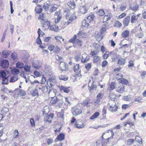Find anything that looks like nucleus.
Segmentation results:
<instances>
[{
  "label": "nucleus",
  "mask_w": 146,
  "mask_h": 146,
  "mask_svg": "<svg viewBox=\"0 0 146 146\" xmlns=\"http://www.w3.org/2000/svg\"><path fill=\"white\" fill-rule=\"evenodd\" d=\"M87 35L86 33L84 31H80L78 34V37L79 38L76 39L77 35H75L73 37H72L69 40V41L74 44H79L80 43V46L81 45L80 43L81 42L80 39L86 37Z\"/></svg>",
  "instance_id": "1"
},
{
  "label": "nucleus",
  "mask_w": 146,
  "mask_h": 146,
  "mask_svg": "<svg viewBox=\"0 0 146 146\" xmlns=\"http://www.w3.org/2000/svg\"><path fill=\"white\" fill-rule=\"evenodd\" d=\"M109 110L112 112L116 111L118 107V106L116 104L114 101H111L108 103Z\"/></svg>",
  "instance_id": "2"
},
{
  "label": "nucleus",
  "mask_w": 146,
  "mask_h": 146,
  "mask_svg": "<svg viewBox=\"0 0 146 146\" xmlns=\"http://www.w3.org/2000/svg\"><path fill=\"white\" fill-rule=\"evenodd\" d=\"M66 19L68 20V21L66 23V24L67 25H68L71 22L74 20L76 19V17L75 15L74 14H73L70 16V15H68V14H67L66 16Z\"/></svg>",
  "instance_id": "3"
},
{
  "label": "nucleus",
  "mask_w": 146,
  "mask_h": 146,
  "mask_svg": "<svg viewBox=\"0 0 146 146\" xmlns=\"http://www.w3.org/2000/svg\"><path fill=\"white\" fill-rule=\"evenodd\" d=\"M72 111L73 115L74 116H77L82 113L81 109L75 107L72 108Z\"/></svg>",
  "instance_id": "4"
},
{
  "label": "nucleus",
  "mask_w": 146,
  "mask_h": 146,
  "mask_svg": "<svg viewBox=\"0 0 146 146\" xmlns=\"http://www.w3.org/2000/svg\"><path fill=\"white\" fill-rule=\"evenodd\" d=\"M54 116V115L53 113L46 115L44 119V121L46 122H51Z\"/></svg>",
  "instance_id": "5"
},
{
  "label": "nucleus",
  "mask_w": 146,
  "mask_h": 146,
  "mask_svg": "<svg viewBox=\"0 0 146 146\" xmlns=\"http://www.w3.org/2000/svg\"><path fill=\"white\" fill-rule=\"evenodd\" d=\"M68 64H66L64 62H63V60L60 61V69L62 70H66L67 68Z\"/></svg>",
  "instance_id": "6"
},
{
  "label": "nucleus",
  "mask_w": 146,
  "mask_h": 146,
  "mask_svg": "<svg viewBox=\"0 0 146 146\" xmlns=\"http://www.w3.org/2000/svg\"><path fill=\"white\" fill-rule=\"evenodd\" d=\"M9 66V62L8 60H3L1 61L0 66H1L3 68H7Z\"/></svg>",
  "instance_id": "7"
},
{
  "label": "nucleus",
  "mask_w": 146,
  "mask_h": 146,
  "mask_svg": "<svg viewBox=\"0 0 146 146\" xmlns=\"http://www.w3.org/2000/svg\"><path fill=\"white\" fill-rule=\"evenodd\" d=\"M60 13L59 11H56L54 14L55 15L57 16V18L55 20V23H59L62 18V16L60 14Z\"/></svg>",
  "instance_id": "8"
},
{
  "label": "nucleus",
  "mask_w": 146,
  "mask_h": 146,
  "mask_svg": "<svg viewBox=\"0 0 146 146\" xmlns=\"http://www.w3.org/2000/svg\"><path fill=\"white\" fill-rule=\"evenodd\" d=\"M130 19V16H127L123 20V24L124 26H127L128 25Z\"/></svg>",
  "instance_id": "9"
},
{
  "label": "nucleus",
  "mask_w": 146,
  "mask_h": 146,
  "mask_svg": "<svg viewBox=\"0 0 146 146\" xmlns=\"http://www.w3.org/2000/svg\"><path fill=\"white\" fill-rule=\"evenodd\" d=\"M15 91L18 92V94L21 96H23L25 95L26 93L24 90L22 89H19L18 88L16 89Z\"/></svg>",
  "instance_id": "10"
},
{
  "label": "nucleus",
  "mask_w": 146,
  "mask_h": 146,
  "mask_svg": "<svg viewBox=\"0 0 146 146\" xmlns=\"http://www.w3.org/2000/svg\"><path fill=\"white\" fill-rule=\"evenodd\" d=\"M8 71L5 70H1L0 71V76L3 78L6 77V76L7 74H8Z\"/></svg>",
  "instance_id": "11"
},
{
  "label": "nucleus",
  "mask_w": 146,
  "mask_h": 146,
  "mask_svg": "<svg viewBox=\"0 0 146 146\" xmlns=\"http://www.w3.org/2000/svg\"><path fill=\"white\" fill-rule=\"evenodd\" d=\"M35 12L37 13H39L41 12L42 11V8L40 5H37L35 9Z\"/></svg>",
  "instance_id": "12"
},
{
  "label": "nucleus",
  "mask_w": 146,
  "mask_h": 146,
  "mask_svg": "<svg viewBox=\"0 0 146 146\" xmlns=\"http://www.w3.org/2000/svg\"><path fill=\"white\" fill-rule=\"evenodd\" d=\"M125 90V87L123 86H120L118 87L116 89V91L119 93H122Z\"/></svg>",
  "instance_id": "13"
},
{
  "label": "nucleus",
  "mask_w": 146,
  "mask_h": 146,
  "mask_svg": "<svg viewBox=\"0 0 146 146\" xmlns=\"http://www.w3.org/2000/svg\"><path fill=\"white\" fill-rule=\"evenodd\" d=\"M42 23L43 26L44 27H48L50 25V23L49 21H46V20L42 21Z\"/></svg>",
  "instance_id": "14"
},
{
  "label": "nucleus",
  "mask_w": 146,
  "mask_h": 146,
  "mask_svg": "<svg viewBox=\"0 0 146 146\" xmlns=\"http://www.w3.org/2000/svg\"><path fill=\"white\" fill-rule=\"evenodd\" d=\"M58 8V6L57 5L55 4L52 5L50 7L49 11L51 12H53L55 11Z\"/></svg>",
  "instance_id": "15"
},
{
  "label": "nucleus",
  "mask_w": 146,
  "mask_h": 146,
  "mask_svg": "<svg viewBox=\"0 0 146 146\" xmlns=\"http://www.w3.org/2000/svg\"><path fill=\"white\" fill-rule=\"evenodd\" d=\"M69 88L70 87L62 86L60 89L61 90L63 91L64 92L68 93L70 91V90L68 89V88Z\"/></svg>",
  "instance_id": "16"
},
{
  "label": "nucleus",
  "mask_w": 146,
  "mask_h": 146,
  "mask_svg": "<svg viewBox=\"0 0 146 146\" xmlns=\"http://www.w3.org/2000/svg\"><path fill=\"white\" fill-rule=\"evenodd\" d=\"M79 10L80 13L84 14L87 12V9L85 7L83 6L79 8Z\"/></svg>",
  "instance_id": "17"
},
{
  "label": "nucleus",
  "mask_w": 146,
  "mask_h": 146,
  "mask_svg": "<svg viewBox=\"0 0 146 146\" xmlns=\"http://www.w3.org/2000/svg\"><path fill=\"white\" fill-rule=\"evenodd\" d=\"M129 31L128 30H126L122 33L121 35L123 37L126 38L129 36Z\"/></svg>",
  "instance_id": "18"
},
{
  "label": "nucleus",
  "mask_w": 146,
  "mask_h": 146,
  "mask_svg": "<svg viewBox=\"0 0 146 146\" xmlns=\"http://www.w3.org/2000/svg\"><path fill=\"white\" fill-rule=\"evenodd\" d=\"M31 66L30 65L28 64L27 63L25 64L23 67L24 69L26 72H29L30 71Z\"/></svg>",
  "instance_id": "19"
},
{
  "label": "nucleus",
  "mask_w": 146,
  "mask_h": 146,
  "mask_svg": "<svg viewBox=\"0 0 146 146\" xmlns=\"http://www.w3.org/2000/svg\"><path fill=\"white\" fill-rule=\"evenodd\" d=\"M75 125L76 128L78 129L82 128L83 127V123L81 122H80L78 123L76 122L75 123Z\"/></svg>",
  "instance_id": "20"
},
{
  "label": "nucleus",
  "mask_w": 146,
  "mask_h": 146,
  "mask_svg": "<svg viewBox=\"0 0 146 146\" xmlns=\"http://www.w3.org/2000/svg\"><path fill=\"white\" fill-rule=\"evenodd\" d=\"M31 94L34 96H38V91L37 89L35 88L33 90H32L31 92Z\"/></svg>",
  "instance_id": "21"
},
{
  "label": "nucleus",
  "mask_w": 146,
  "mask_h": 146,
  "mask_svg": "<svg viewBox=\"0 0 146 146\" xmlns=\"http://www.w3.org/2000/svg\"><path fill=\"white\" fill-rule=\"evenodd\" d=\"M94 17V15H91L88 16L86 20L89 22V23H90L91 22L93 21Z\"/></svg>",
  "instance_id": "22"
},
{
  "label": "nucleus",
  "mask_w": 146,
  "mask_h": 146,
  "mask_svg": "<svg viewBox=\"0 0 146 146\" xmlns=\"http://www.w3.org/2000/svg\"><path fill=\"white\" fill-rule=\"evenodd\" d=\"M125 63V59L120 58L118 61V64L119 65H123Z\"/></svg>",
  "instance_id": "23"
},
{
  "label": "nucleus",
  "mask_w": 146,
  "mask_h": 146,
  "mask_svg": "<svg viewBox=\"0 0 146 146\" xmlns=\"http://www.w3.org/2000/svg\"><path fill=\"white\" fill-rule=\"evenodd\" d=\"M67 4L70 7V8L72 9H73L75 6V4L73 1H70V2H68Z\"/></svg>",
  "instance_id": "24"
},
{
  "label": "nucleus",
  "mask_w": 146,
  "mask_h": 146,
  "mask_svg": "<svg viewBox=\"0 0 146 146\" xmlns=\"http://www.w3.org/2000/svg\"><path fill=\"white\" fill-rule=\"evenodd\" d=\"M118 80L120 81V82L123 84H127L128 83V80L124 78H119Z\"/></svg>",
  "instance_id": "25"
},
{
  "label": "nucleus",
  "mask_w": 146,
  "mask_h": 146,
  "mask_svg": "<svg viewBox=\"0 0 146 146\" xmlns=\"http://www.w3.org/2000/svg\"><path fill=\"white\" fill-rule=\"evenodd\" d=\"M16 66L17 68L21 69L23 68L24 65L22 62H18L16 63Z\"/></svg>",
  "instance_id": "26"
},
{
  "label": "nucleus",
  "mask_w": 146,
  "mask_h": 146,
  "mask_svg": "<svg viewBox=\"0 0 146 146\" xmlns=\"http://www.w3.org/2000/svg\"><path fill=\"white\" fill-rule=\"evenodd\" d=\"M59 80L66 81L68 80V78L67 76L63 75H60L58 76Z\"/></svg>",
  "instance_id": "27"
},
{
  "label": "nucleus",
  "mask_w": 146,
  "mask_h": 146,
  "mask_svg": "<svg viewBox=\"0 0 146 146\" xmlns=\"http://www.w3.org/2000/svg\"><path fill=\"white\" fill-rule=\"evenodd\" d=\"M100 113L98 112H96L94 113L90 118V119H93L97 117L99 115Z\"/></svg>",
  "instance_id": "28"
},
{
  "label": "nucleus",
  "mask_w": 146,
  "mask_h": 146,
  "mask_svg": "<svg viewBox=\"0 0 146 146\" xmlns=\"http://www.w3.org/2000/svg\"><path fill=\"white\" fill-rule=\"evenodd\" d=\"M45 17L46 16L44 14L42 13L39 15L38 19L40 20H42V21H43L46 20Z\"/></svg>",
  "instance_id": "29"
},
{
  "label": "nucleus",
  "mask_w": 146,
  "mask_h": 146,
  "mask_svg": "<svg viewBox=\"0 0 146 146\" xmlns=\"http://www.w3.org/2000/svg\"><path fill=\"white\" fill-rule=\"evenodd\" d=\"M86 20H84L82 22V26L84 27H88L89 25V23Z\"/></svg>",
  "instance_id": "30"
},
{
  "label": "nucleus",
  "mask_w": 146,
  "mask_h": 146,
  "mask_svg": "<svg viewBox=\"0 0 146 146\" xmlns=\"http://www.w3.org/2000/svg\"><path fill=\"white\" fill-rule=\"evenodd\" d=\"M48 81H49L52 83H55L56 82V77L54 76H52V77H50L48 79Z\"/></svg>",
  "instance_id": "31"
},
{
  "label": "nucleus",
  "mask_w": 146,
  "mask_h": 146,
  "mask_svg": "<svg viewBox=\"0 0 146 146\" xmlns=\"http://www.w3.org/2000/svg\"><path fill=\"white\" fill-rule=\"evenodd\" d=\"M64 134H60L57 137V139L59 140L62 141L64 139Z\"/></svg>",
  "instance_id": "32"
},
{
  "label": "nucleus",
  "mask_w": 146,
  "mask_h": 146,
  "mask_svg": "<svg viewBox=\"0 0 146 146\" xmlns=\"http://www.w3.org/2000/svg\"><path fill=\"white\" fill-rule=\"evenodd\" d=\"M8 77L7 76V77L3 78L2 79V84H8Z\"/></svg>",
  "instance_id": "33"
},
{
  "label": "nucleus",
  "mask_w": 146,
  "mask_h": 146,
  "mask_svg": "<svg viewBox=\"0 0 146 146\" xmlns=\"http://www.w3.org/2000/svg\"><path fill=\"white\" fill-rule=\"evenodd\" d=\"M19 137V132L18 130L16 129L14 130L13 132V137L14 138H18Z\"/></svg>",
  "instance_id": "34"
},
{
  "label": "nucleus",
  "mask_w": 146,
  "mask_h": 146,
  "mask_svg": "<svg viewBox=\"0 0 146 146\" xmlns=\"http://www.w3.org/2000/svg\"><path fill=\"white\" fill-rule=\"evenodd\" d=\"M122 25V24L118 21H115L114 24V26L115 27H120Z\"/></svg>",
  "instance_id": "35"
},
{
  "label": "nucleus",
  "mask_w": 146,
  "mask_h": 146,
  "mask_svg": "<svg viewBox=\"0 0 146 146\" xmlns=\"http://www.w3.org/2000/svg\"><path fill=\"white\" fill-rule=\"evenodd\" d=\"M130 8L132 10L136 11L139 8V5L137 4H136L135 6L133 7H130Z\"/></svg>",
  "instance_id": "36"
},
{
  "label": "nucleus",
  "mask_w": 146,
  "mask_h": 146,
  "mask_svg": "<svg viewBox=\"0 0 146 146\" xmlns=\"http://www.w3.org/2000/svg\"><path fill=\"white\" fill-rule=\"evenodd\" d=\"M106 25H104L102 27L101 30L100 34L103 35V34H104L106 30Z\"/></svg>",
  "instance_id": "37"
},
{
  "label": "nucleus",
  "mask_w": 146,
  "mask_h": 146,
  "mask_svg": "<svg viewBox=\"0 0 146 146\" xmlns=\"http://www.w3.org/2000/svg\"><path fill=\"white\" fill-rule=\"evenodd\" d=\"M112 16V15L111 14H108L106 15L104 17V20L106 21H108L111 19Z\"/></svg>",
  "instance_id": "38"
},
{
  "label": "nucleus",
  "mask_w": 146,
  "mask_h": 146,
  "mask_svg": "<svg viewBox=\"0 0 146 146\" xmlns=\"http://www.w3.org/2000/svg\"><path fill=\"white\" fill-rule=\"evenodd\" d=\"M11 56L13 60L15 61L17 60V54L15 52L12 53L11 55Z\"/></svg>",
  "instance_id": "39"
},
{
  "label": "nucleus",
  "mask_w": 146,
  "mask_h": 146,
  "mask_svg": "<svg viewBox=\"0 0 146 146\" xmlns=\"http://www.w3.org/2000/svg\"><path fill=\"white\" fill-rule=\"evenodd\" d=\"M63 99H57L56 106H60L63 104Z\"/></svg>",
  "instance_id": "40"
},
{
  "label": "nucleus",
  "mask_w": 146,
  "mask_h": 146,
  "mask_svg": "<svg viewBox=\"0 0 146 146\" xmlns=\"http://www.w3.org/2000/svg\"><path fill=\"white\" fill-rule=\"evenodd\" d=\"M135 140L140 144H142L141 139L138 136H136Z\"/></svg>",
  "instance_id": "41"
},
{
  "label": "nucleus",
  "mask_w": 146,
  "mask_h": 146,
  "mask_svg": "<svg viewBox=\"0 0 146 146\" xmlns=\"http://www.w3.org/2000/svg\"><path fill=\"white\" fill-rule=\"evenodd\" d=\"M79 70V65L78 64H76L74 66V71L75 72H78Z\"/></svg>",
  "instance_id": "42"
},
{
  "label": "nucleus",
  "mask_w": 146,
  "mask_h": 146,
  "mask_svg": "<svg viewBox=\"0 0 146 146\" xmlns=\"http://www.w3.org/2000/svg\"><path fill=\"white\" fill-rule=\"evenodd\" d=\"M50 29L54 31H57L58 29V27L55 25H52L50 27Z\"/></svg>",
  "instance_id": "43"
},
{
  "label": "nucleus",
  "mask_w": 146,
  "mask_h": 146,
  "mask_svg": "<svg viewBox=\"0 0 146 146\" xmlns=\"http://www.w3.org/2000/svg\"><path fill=\"white\" fill-rule=\"evenodd\" d=\"M105 14L104 11L102 9H100L98 13V14L100 16H102Z\"/></svg>",
  "instance_id": "44"
},
{
  "label": "nucleus",
  "mask_w": 146,
  "mask_h": 146,
  "mask_svg": "<svg viewBox=\"0 0 146 146\" xmlns=\"http://www.w3.org/2000/svg\"><path fill=\"white\" fill-rule=\"evenodd\" d=\"M18 79L17 76H13L10 78V82H14L17 81Z\"/></svg>",
  "instance_id": "45"
},
{
  "label": "nucleus",
  "mask_w": 146,
  "mask_h": 146,
  "mask_svg": "<svg viewBox=\"0 0 146 146\" xmlns=\"http://www.w3.org/2000/svg\"><path fill=\"white\" fill-rule=\"evenodd\" d=\"M134 139H128L127 144L128 145H131L133 143Z\"/></svg>",
  "instance_id": "46"
},
{
  "label": "nucleus",
  "mask_w": 146,
  "mask_h": 146,
  "mask_svg": "<svg viewBox=\"0 0 146 146\" xmlns=\"http://www.w3.org/2000/svg\"><path fill=\"white\" fill-rule=\"evenodd\" d=\"M116 85V84L114 83H111L110 85L109 90H113L115 88Z\"/></svg>",
  "instance_id": "47"
},
{
  "label": "nucleus",
  "mask_w": 146,
  "mask_h": 146,
  "mask_svg": "<svg viewBox=\"0 0 146 146\" xmlns=\"http://www.w3.org/2000/svg\"><path fill=\"white\" fill-rule=\"evenodd\" d=\"M94 58V63L97 62L100 60V57L98 56H95Z\"/></svg>",
  "instance_id": "48"
},
{
  "label": "nucleus",
  "mask_w": 146,
  "mask_h": 146,
  "mask_svg": "<svg viewBox=\"0 0 146 146\" xmlns=\"http://www.w3.org/2000/svg\"><path fill=\"white\" fill-rule=\"evenodd\" d=\"M50 6V5L48 3L44 4L43 7V8L46 11H47L48 9Z\"/></svg>",
  "instance_id": "49"
},
{
  "label": "nucleus",
  "mask_w": 146,
  "mask_h": 146,
  "mask_svg": "<svg viewBox=\"0 0 146 146\" xmlns=\"http://www.w3.org/2000/svg\"><path fill=\"white\" fill-rule=\"evenodd\" d=\"M60 50V48H59L58 46H56L54 47L53 51V52L56 53H58L59 52Z\"/></svg>",
  "instance_id": "50"
},
{
  "label": "nucleus",
  "mask_w": 146,
  "mask_h": 146,
  "mask_svg": "<svg viewBox=\"0 0 146 146\" xmlns=\"http://www.w3.org/2000/svg\"><path fill=\"white\" fill-rule=\"evenodd\" d=\"M136 17L135 15H132L131 17V22L132 23H133L135 22L136 20Z\"/></svg>",
  "instance_id": "51"
},
{
  "label": "nucleus",
  "mask_w": 146,
  "mask_h": 146,
  "mask_svg": "<svg viewBox=\"0 0 146 146\" xmlns=\"http://www.w3.org/2000/svg\"><path fill=\"white\" fill-rule=\"evenodd\" d=\"M92 67L91 63H90L87 64L85 65L86 68L88 70H89Z\"/></svg>",
  "instance_id": "52"
},
{
  "label": "nucleus",
  "mask_w": 146,
  "mask_h": 146,
  "mask_svg": "<svg viewBox=\"0 0 146 146\" xmlns=\"http://www.w3.org/2000/svg\"><path fill=\"white\" fill-rule=\"evenodd\" d=\"M42 92H46L48 91V88L46 86H42Z\"/></svg>",
  "instance_id": "53"
},
{
  "label": "nucleus",
  "mask_w": 146,
  "mask_h": 146,
  "mask_svg": "<svg viewBox=\"0 0 146 146\" xmlns=\"http://www.w3.org/2000/svg\"><path fill=\"white\" fill-rule=\"evenodd\" d=\"M92 84L91 85L90 87V88L91 90H95L97 86L95 85L94 84V82H92Z\"/></svg>",
  "instance_id": "54"
},
{
  "label": "nucleus",
  "mask_w": 146,
  "mask_h": 146,
  "mask_svg": "<svg viewBox=\"0 0 146 146\" xmlns=\"http://www.w3.org/2000/svg\"><path fill=\"white\" fill-rule=\"evenodd\" d=\"M57 98L56 97L55 98H54L51 101V103L52 104H55L56 105L57 104Z\"/></svg>",
  "instance_id": "55"
},
{
  "label": "nucleus",
  "mask_w": 146,
  "mask_h": 146,
  "mask_svg": "<svg viewBox=\"0 0 146 146\" xmlns=\"http://www.w3.org/2000/svg\"><path fill=\"white\" fill-rule=\"evenodd\" d=\"M89 102V101L88 100H86L82 102V104L84 106H86L88 104Z\"/></svg>",
  "instance_id": "56"
},
{
  "label": "nucleus",
  "mask_w": 146,
  "mask_h": 146,
  "mask_svg": "<svg viewBox=\"0 0 146 146\" xmlns=\"http://www.w3.org/2000/svg\"><path fill=\"white\" fill-rule=\"evenodd\" d=\"M131 97L129 95L126 96L124 97V99L126 101H130L131 100Z\"/></svg>",
  "instance_id": "57"
},
{
  "label": "nucleus",
  "mask_w": 146,
  "mask_h": 146,
  "mask_svg": "<svg viewBox=\"0 0 146 146\" xmlns=\"http://www.w3.org/2000/svg\"><path fill=\"white\" fill-rule=\"evenodd\" d=\"M55 38L57 40L60 42H61L62 41H63L64 40V38H63L61 37L60 36H56L55 37Z\"/></svg>",
  "instance_id": "58"
},
{
  "label": "nucleus",
  "mask_w": 146,
  "mask_h": 146,
  "mask_svg": "<svg viewBox=\"0 0 146 146\" xmlns=\"http://www.w3.org/2000/svg\"><path fill=\"white\" fill-rule=\"evenodd\" d=\"M59 117L61 118L63 120L64 118V111H61L59 113Z\"/></svg>",
  "instance_id": "59"
},
{
  "label": "nucleus",
  "mask_w": 146,
  "mask_h": 146,
  "mask_svg": "<svg viewBox=\"0 0 146 146\" xmlns=\"http://www.w3.org/2000/svg\"><path fill=\"white\" fill-rule=\"evenodd\" d=\"M85 54H83L82 56V58L81 59V62H82L83 63H84L86 62V61L85 60Z\"/></svg>",
  "instance_id": "60"
},
{
  "label": "nucleus",
  "mask_w": 146,
  "mask_h": 146,
  "mask_svg": "<svg viewBox=\"0 0 146 146\" xmlns=\"http://www.w3.org/2000/svg\"><path fill=\"white\" fill-rule=\"evenodd\" d=\"M14 26L12 24L10 25V29L11 30V32L12 35L13 34V29H14Z\"/></svg>",
  "instance_id": "61"
},
{
  "label": "nucleus",
  "mask_w": 146,
  "mask_h": 146,
  "mask_svg": "<svg viewBox=\"0 0 146 146\" xmlns=\"http://www.w3.org/2000/svg\"><path fill=\"white\" fill-rule=\"evenodd\" d=\"M34 74L36 77H40L41 76L40 73L36 71H35L34 72Z\"/></svg>",
  "instance_id": "62"
},
{
  "label": "nucleus",
  "mask_w": 146,
  "mask_h": 146,
  "mask_svg": "<svg viewBox=\"0 0 146 146\" xmlns=\"http://www.w3.org/2000/svg\"><path fill=\"white\" fill-rule=\"evenodd\" d=\"M129 64H128V66L129 67H132L133 66L134 64L133 61L132 60H131L129 62Z\"/></svg>",
  "instance_id": "63"
},
{
  "label": "nucleus",
  "mask_w": 146,
  "mask_h": 146,
  "mask_svg": "<svg viewBox=\"0 0 146 146\" xmlns=\"http://www.w3.org/2000/svg\"><path fill=\"white\" fill-rule=\"evenodd\" d=\"M81 58L80 55H76L74 57V59L76 61H78L80 60Z\"/></svg>",
  "instance_id": "64"
}]
</instances>
